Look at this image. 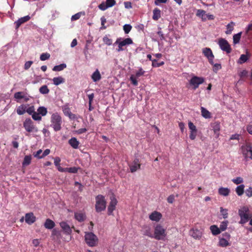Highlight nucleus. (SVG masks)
I'll list each match as a JSON object with an SVG mask.
<instances>
[{
	"label": "nucleus",
	"mask_w": 252,
	"mask_h": 252,
	"mask_svg": "<svg viewBox=\"0 0 252 252\" xmlns=\"http://www.w3.org/2000/svg\"><path fill=\"white\" fill-rule=\"evenodd\" d=\"M103 42L107 45H111L112 44V40L105 36L103 38Z\"/></svg>",
	"instance_id": "nucleus-49"
},
{
	"label": "nucleus",
	"mask_w": 252,
	"mask_h": 252,
	"mask_svg": "<svg viewBox=\"0 0 252 252\" xmlns=\"http://www.w3.org/2000/svg\"><path fill=\"white\" fill-rule=\"evenodd\" d=\"M219 193L222 196H228L230 193V189L227 188L221 187L219 189Z\"/></svg>",
	"instance_id": "nucleus-25"
},
{
	"label": "nucleus",
	"mask_w": 252,
	"mask_h": 252,
	"mask_svg": "<svg viewBox=\"0 0 252 252\" xmlns=\"http://www.w3.org/2000/svg\"><path fill=\"white\" fill-rule=\"evenodd\" d=\"M166 235L165 229L160 224L157 225L155 228L153 238L158 240H164Z\"/></svg>",
	"instance_id": "nucleus-4"
},
{
	"label": "nucleus",
	"mask_w": 252,
	"mask_h": 252,
	"mask_svg": "<svg viewBox=\"0 0 252 252\" xmlns=\"http://www.w3.org/2000/svg\"><path fill=\"white\" fill-rule=\"evenodd\" d=\"M31 161V157L30 156H26L24 158L22 164L23 166H27L30 164Z\"/></svg>",
	"instance_id": "nucleus-41"
},
{
	"label": "nucleus",
	"mask_w": 252,
	"mask_h": 252,
	"mask_svg": "<svg viewBox=\"0 0 252 252\" xmlns=\"http://www.w3.org/2000/svg\"><path fill=\"white\" fill-rule=\"evenodd\" d=\"M62 123V117L58 113H55L52 115L50 126L55 131H58L61 129Z\"/></svg>",
	"instance_id": "nucleus-1"
},
{
	"label": "nucleus",
	"mask_w": 252,
	"mask_h": 252,
	"mask_svg": "<svg viewBox=\"0 0 252 252\" xmlns=\"http://www.w3.org/2000/svg\"><path fill=\"white\" fill-rule=\"evenodd\" d=\"M35 112L34 106H31L26 109V112L31 115H32Z\"/></svg>",
	"instance_id": "nucleus-54"
},
{
	"label": "nucleus",
	"mask_w": 252,
	"mask_h": 252,
	"mask_svg": "<svg viewBox=\"0 0 252 252\" xmlns=\"http://www.w3.org/2000/svg\"><path fill=\"white\" fill-rule=\"evenodd\" d=\"M220 212L221 215L224 219H226L228 217V210L226 209H223L222 207L220 208Z\"/></svg>",
	"instance_id": "nucleus-43"
},
{
	"label": "nucleus",
	"mask_w": 252,
	"mask_h": 252,
	"mask_svg": "<svg viewBox=\"0 0 252 252\" xmlns=\"http://www.w3.org/2000/svg\"><path fill=\"white\" fill-rule=\"evenodd\" d=\"M39 92L43 94H46L49 93V89L46 85H43L39 88Z\"/></svg>",
	"instance_id": "nucleus-39"
},
{
	"label": "nucleus",
	"mask_w": 252,
	"mask_h": 252,
	"mask_svg": "<svg viewBox=\"0 0 252 252\" xmlns=\"http://www.w3.org/2000/svg\"><path fill=\"white\" fill-rule=\"evenodd\" d=\"M98 8L102 10V11H104L106 9H107L108 8H109L107 5V3L106 2L104 3V2H102L101 3H100L99 5H98Z\"/></svg>",
	"instance_id": "nucleus-55"
},
{
	"label": "nucleus",
	"mask_w": 252,
	"mask_h": 252,
	"mask_svg": "<svg viewBox=\"0 0 252 252\" xmlns=\"http://www.w3.org/2000/svg\"><path fill=\"white\" fill-rule=\"evenodd\" d=\"M85 239L86 243L91 247L95 246L97 241V237L92 232L86 233Z\"/></svg>",
	"instance_id": "nucleus-6"
},
{
	"label": "nucleus",
	"mask_w": 252,
	"mask_h": 252,
	"mask_svg": "<svg viewBox=\"0 0 252 252\" xmlns=\"http://www.w3.org/2000/svg\"><path fill=\"white\" fill-rule=\"evenodd\" d=\"M53 84L56 86H58L61 84L65 82V79L62 76H58L54 77L52 79Z\"/></svg>",
	"instance_id": "nucleus-23"
},
{
	"label": "nucleus",
	"mask_w": 252,
	"mask_h": 252,
	"mask_svg": "<svg viewBox=\"0 0 252 252\" xmlns=\"http://www.w3.org/2000/svg\"><path fill=\"white\" fill-rule=\"evenodd\" d=\"M161 17V11L158 8H155L153 10V19L154 20H158Z\"/></svg>",
	"instance_id": "nucleus-27"
},
{
	"label": "nucleus",
	"mask_w": 252,
	"mask_h": 252,
	"mask_svg": "<svg viewBox=\"0 0 252 252\" xmlns=\"http://www.w3.org/2000/svg\"><path fill=\"white\" fill-rule=\"evenodd\" d=\"M152 66L153 67H159L164 64L163 62H161V63H158L157 60L154 59V60H152Z\"/></svg>",
	"instance_id": "nucleus-50"
},
{
	"label": "nucleus",
	"mask_w": 252,
	"mask_h": 252,
	"mask_svg": "<svg viewBox=\"0 0 252 252\" xmlns=\"http://www.w3.org/2000/svg\"><path fill=\"white\" fill-rule=\"evenodd\" d=\"M242 35V32L235 34L233 36V42L234 44L238 43L240 41Z\"/></svg>",
	"instance_id": "nucleus-37"
},
{
	"label": "nucleus",
	"mask_w": 252,
	"mask_h": 252,
	"mask_svg": "<svg viewBox=\"0 0 252 252\" xmlns=\"http://www.w3.org/2000/svg\"><path fill=\"white\" fill-rule=\"evenodd\" d=\"M201 112L202 116L204 118L208 119L211 117V114L209 111L203 107H201Z\"/></svg>",
	"instance_id": "nucleus-31"
},
{
	"label": "nucleus",
	"mask_w": 252,
	"mask_h": 252,
	"mask_svg": "<svg viewBox=\"0 0 252 252\" xmlns=\"http://www.w3.org/2000/svg\"><path fill=\"white\" fill-rule=\"evenodd\" d=\"M232 181L235 184L238 185L243 182V179L241 177H238L232 180Z\"/></svg>",
	"instance_id": "nucleus-45"
},
{
	"label": "nucleus",
	"mask_w": 252,
	"mask_h": 252,
	"mask_svg": "<svg viewBox=\"0 0 252 252\" xmlns=\"http://www.w3.org/2000/svg\"><path fill=\"white\" fill-rule=\"evenodd\" d=\"M190 131H197L196 126L190 121L188 123Z\"/></svg>",
	"instance_id": "nucleus-51"
},
{
	"label": "nucleus",
	"mask_w": 252,
	"mask_h": 252,
	"mask_svg": "<svg viewBox=\"0 0 252 252\" xmlns=\"http://www.w3.org/2000/svg\"><path fill=\"white\" fill-rule=\"evenodd\" d=\"M80 16H81L80 13H77L72 15L71 19L72 21L77 20L80 18Z\"/></svg>",
	"instance_id": "nucleus-63"
},
{
	"label": "nucleus",
	"mask_w": 252,
	"mask_h": 252,
	"mask_svg": "<svg viewBox=\"0 0 252 252\" xmlns=\"http://www.w3.org/2000/svg\"><path fill=\"white\" fill-rule=\"evenodd\" d=\"M220 48L223 51H225L227 53H229L231 51L230 45L227 41L223 38H221L219 40L218 43Z\"/></svg>",
	"instance_id": "nucleus-9"
},
{
	"label": "nucleus",
	"mask_w": 252,
	"mask_h": 252,
	"mask_svg": "<svg viewBox=\"0 0 252 252\" xmlns=\"http://www.w3.org/2000/svg\"><path fill=\"white\" fill-rule=\"evenodd\" d=\"M211 127L218 137L219 135V131L220 130V123L218 122H215L211 124Z\"/></svg>",
	"instance_id": "nucleus-20"
},
{
	"label": "nucleus",
	"mask_w": 252,
	"mask_h": 252,
	"mask_svg": "<svg viewBox=\"0 0 252 252\" xmlns=\"http://www.w3.org/2000/svg\"><path fill=\"white\" fill-rule=\"evenodd\" d=\"M23 126L27 132H37V127L34 125L32 121L30 119H26L23 123Z\"/></svg>",
	"instance_id": "nucleus-5"
},
{
	"label": "nucleus",
	"mask_w": 252,
	"mask_h": 252,
	"mask_svg": "<svg viewBox=\"0 0 252 252\" xmlns=\"http://www.w3.org/2000/svg\"><path fill=\"white\" fill-rule=\"evenodd\" d=\"M247 130L249 133L252 135V121L247 126Z\"/></svg>",
	"instance_id": "nucleus-64"
},
{
	"label": "nucleus",
	"mask_w": 252,
	"mask_h": 252,
	"mask_svg": "<svg viewBox=\"0 0 252 252\" xmlns=\"http://www.w3.org/2000/svg\"><path fill=\"white\" fill-rule=\"evenodd\" d=\"M130 80L131 81L132 84L134 86L138 85V82L136 80L135 77L133 75H131L130 77Z\"/></svg>",
	"instance_id": "nucleus-61"
},
{
	"label": "nucleus",
	"mask_w": 252,
	"mask_h": 252,
	"mask_svg": "<svg viewBox=\"0 0 252 252\" xmlns=\"http://www.w3.org/2000/svg\"><path fill=\"white\" fill-rule=\"evenodd\" d=\"M32 63H33L32 61H28V62H26L25 63V65H24L25 69H26V70L28 69L31 67V66L32 65Z\"/></svg>",
	"instance_id": "nucleus-62"
},
{
	"label": "nucleus",
	"mask_w": 252,
	"mask_h": 252,
	"mask_svg": "<svg viewBox=\"0 0 252 252\" xmlns=\"http://www.w3.org/2000/svg\"><path fill=\"white\" fill-rule=\"evenodd\" d=\"M24 93L22 92H18L15 93L14 97L15 99H19L25 97V95L23 94Z\"/></svg>",
	"instance_id": "nucleus-42"
},
{
	"label": "nucleus",
	"mask_w": 252,
	"mask_h": 252,
	"mask_svg": "<svg viewBox=\"0 0 252 252\" xmlns=\"http://www.w3.org/2000/svg\"><path fill=\"white\" fill-rule=\"evenodd\" d=\"M197 131H190L189 138L191 140H194L197 135Z\"/></svg>",
	"instance_id": "nucleus-59"
},
{
	"label": "nucleus",
	"mask_w": 252,
	"mask_h": 252,
	"mask_svg": "<svg viewBox=\"0 0 252 252\" xmlns=\"http://www.w3.org/2000/svg\"><path fill=\"white\" fill-rule=\"evenodd\" d=\"M228 221L227 220L223 221L221 222L219 228L220 231H223L227 228Z\"/></svg>",
	"instance_id": "nucleus-40"
},
{
	"label": "nucleus",
	"mask_w": 252,
	"mask_h": 252,
	"mask_svg": "<svg viewBox=\"0 0 252 252\" xmlns=\"http://www.w3.org/2000/svg\"><path fill=\"white\" fill-rule=\"evenodd\" d=\"M50 57V55L48 53H42L40 57V59L41 61H45L49 59Z\"/></svg>",
	"instance_id": "nucleus-46"
},
{
	"label": "nucleus",
	"mask_w": 252,
	"mask_h": 252,
	"mask_svg": "<svg viewBox=\"0 0 252 252\" xmlns=\"http://www.w3.org/2000/svg\"><path fill=\"white\" fill-rule=\"evenodd\" d=\"M144 73H145V71L143 70V69L142 68H140L139 69V70L136 73L135 77L137 78H138V77L142 76Z\"/></svg>",
	"instance_id": "nucleus-57"
},
{
	"label": "nucleus",
	"mask_w": 252,
	"mask_h": 252,
	"mask_svg": "<svg viewBox=\"0 0 252 252\" xmlns=\"http://www.w3.org/2000/svg\"><path fill=\"white\" fill-rule=\"evenodd\" d=\"M30 19V17L28 15L19 19L17 21L15 22L16 29H18L22 24L28 21Z\"/></svg>",
	"instance_id": "nucleus-18"
},
{
	"label": "nucleus",
	"mask_w": 252,
	"mask_h": 252,
	"mask_svg": "<svg viewBox=\"0 0 252 252\" xmlns=\"http://www.w3.org/2000/svg\"><path fill=\"white\" fill-rule=\"evenodd\" d=\"M110 200L111 201L108 207V214L109 215H112V213L115 209L116 206L117 204V200L113 195L110 197Z\"/></svg>",
	"instance_id": "nucleus-11"
},
{
	"label": "nucleus",
	"mask_w": 252,
	"mask_h": 252,
	"mask_svg": "<svg viewBox=\"0 0 252 252\" xmlns=\"http://www.w3.org/2000/svg\"><path fill=\"white\" fill-rule=\"evenodd\" d=\"M141 231L144 235L147 236L150 238H153V231L152 228L149 225H144L142 228Z\"/></svg>",
	"instance_id": "nucleus-13"
},
{
	"label": "nucleus",
	"mask_w": 252,
	"mask_h": 252,
	"mask_svg": "<svg viewBox=\"0 0 252 252\" xmlns=\"http://www.w3.org/2000/svg\"><path fill=\"white\" fill-rule=\"evenodd\" d=\"M213 70L215 72H217L218 70L221 69V66L220 63H213Z\"/></svg>",
	"instance_id": "nucleus-56"
},
{
	"label": "nucleus",
	"mask_w": 252,
	"mask_h": 252,
	"mask_svg": "<svg viewBox=\"0 0 252 252\" xmlns=\"http://www.w3.org/2000/svg\"><path fill=\"white\" fill-rule=\"evenodd\" d=\"M36 218L32 213H27L25 215V221L29 224L33 223Z\"/></svg>",
	"instance_id": "nucleus-17"
},
{
	"label": "nucleus",
	"mask_w": 252,
	"mask_h": 252,
	"mask_svg": "<svg viewBox=\"0 0 252 252\" xmlns=\"http://www.w3.org/2000/svg\"><path fill=\"white\" fill-rule=\"evenodd\" d=\"M204 82V79L203 77L194 76L190 79L189 84L191 86H193V89L195 90Z\"/></svg>",
	"instance_id": "nucleus-8"
},
{
	"label": "nucleus",
	"mask_w": 252,
	"mask_h": 252,
	"mask_svg": "<svg viewBox=\"0 0 252 252\" xmlns=\"http://www.w3.org/2000/svg\"><path fill=\"white\" fill-rule=\"evenodd\" d=\"M16 112L19 115H23L26 112V107L24 105H21L17 108Z\"/></svg>",
	"instance_id": "nucleus-35"
},
{
	"label": "nucleus",
	"mask_w": 252,
	"mask_h": 252,
	"mask_svg": "<svg viewBox=\"0 0 252 252\" xmlns=\"http://www.w3.org/2000/svg\"><path fill=\"white\" fill-rule=\"evenodd\" d=\"M235 24L233 22L228 24L226 26L227 30L225 31V33L227 34H230L231 33L232 31L234 29V26Z\"/></svg>",
	"instance_id": "nucleus-34"
},
{
	"label": "nucleus",
	"mask_w": 252,
	"mask_h": 252,
	"mask_svg": "<svg viewBox=\"0 0 252 252\" xmlns=\"http://www.w3.org/2000/svg\"><path fill=\"white\" fill-rule=\"evenodd\" d=\"M37 113L42 116H45L47 113V108L44 106H40L37 109Z\"/></svg>",
	"instance_id": "nucleus-36"
},
{
	"label": "nucleus",
	"mask_w": 252,
	"mask_h": 252,
	"mask_svg": "<svg viewBox=\"0 0 252 252\" xmlns=\"http://www.w3.org/2000/svg\"><path fill=\"white\" fill-rule=\"evenodd\" d=\"M55 225V222L49 219H47L44 223L45 227L49 229H51L53 228Z\"/></svg>",
	"instance_id": "nucleus-26"
},
{
	"label": "nucleus",
	"mask_w": 252,
	"mask_h": 252,
	"mask_svg": "<svg viewBox=\"0 0 252 252\" xmlns=\"http://www.w3.org/2000/svg\"><path fill=\"white\" fill-rule=\"evenodd\" d=\"M129 166L131 172L133 173L136 172L137 170L139 169L141 167L139 159L135 158L133 162L129 165Z\"/></svg>",
	"instance_id": "nucleus-12"
},
{
	"label": "nucleus",
	"mask_w": 252,
	"mask_h": 252,
	"mask_svg": "<svg viewBox=\"0 0 252 252\" xmlns=\"http://www.w3.org/2000/svg\"><path fill=\"white\" fill-rule=\"evenodd\" d=\"M74 217L75 219L79 222L84 221L86 218L85 214L83 213H75Z\"/></svg>",
	"instance_id": "nucleus-24"
},
{
	"label": "nucleus",
	"mask_w": 252,
	"mask_h": 252,
	"mask_svg": "<svg viewBox=\"0 0 252 252\" xmlns=\"http://www.w3.org/2000/svg\"><path fill=\"white\" fill-rule=\"evenodd\" d=\"M189 235L195 239H200L202 236V232L196 228H192L189 231Z\"/></svg>",
	"instance_id": "nucleus-14"
},
{
	"label": "nucleus",
	"mask_w": 252,
	"mask_h": 252,
	"mask_svg": "<svg viewBox=\"0 0 252 252\" xmlns=\"http://www.w3.org/2000/svg\"><path fill=\"white\" fill-rule=\"evenodd\" d=\"M202 53L204 56L208 59L209 63L211 64H213L214 56L211 49L207 47L204 48L202 49Z\"/></svg>",
	"instance_id": "nucleus-10"
},
{
	"label": "nucleus",
	"mask_w": 252,
	"mask_h": 252,
	"mask_svg": "<svg viewBox=\"0 0 252 252\" xmlns=\"http://www.w3.org/2000/svg\"><path fill=\"white\" fill-rule=\"evenodd\" d=\"M238 215L241 219L239 221L241 224H245L252 218V215L250 214L249 209L247 206L241 207L238 210Z\"/></svg>",
	"instance_id": "nucleus-2"
},
{
	"label": "nucleus",
	"mask_w": 252,
	"mask_h": 252,
	"mask_svg": "<svg viewBox=\"0 0 252 252\" xmlns=\"http://www.w3.org/2000/svg\"><path fill=\"white\" fill-rule=\"evenodd\" d=\"M101 27L100 30H105L107 28V26H105V24L106 22V19L104 17H102L100 18Z\"/></svg>",
	"instance_id": "nucleus-48"
},
{
	"label": "nucleus",
	"mask_w": 252,
	"mask_h": 252,
	"mask_svg": "<svg viewBox=\"0 0 252 252\" xmlns=\"http://www.w3.org/2000/svg\"><path fill=\"white\" fill-rule=\"evenodd\" d=\"M91 78L94 82H96L99 81L101 78V74L98 69H96L92 75Z\"/></svg>",
	"instance_id": "nucleus-22"
},
{
	"label": "nucleus",
	"mask_w": 252,
	"mask_h": 252,
	"mask_svg": "<svg viewBox=\"0 0 252 252\" xmlns=\"http://www.w3.org/2000/svg\"><path fill=\"white\" fill-rule=\"evenodd\" d=\"M32 118L35 121H41L42 117L40 115L36 112H35L32 115Z\"/></svg>",
	"instance_id": "nucleus-47"
},
{
	"label": "nucleus",
	"mask_w": 252,
	"mask_h": 252,
	"mask_svg": "<svg viewBox=\"0 0 252 252\" xmlns=\"http://www.w3.org/2000/svg\"><path fill=\"white\" fill-rule=\"evenodd\" d=\"M162 215L161 213L157 211H154L149 216V219L152 220L156 222L158 221L161 218Z\"/></svg>",
	"instance_id": "nucleus-16"
},
{
	"label": "nucleus",
	"mask_w": 252,
	"mask_h": 252,
	"mask_svg": "<svg viewBox=\"0 0 252 252\" xmlns=\"http://www.w3.org/2000/svg\"><path fill=\"white\" fill-rule=\"evenodd\" d=\"M248 60V57H247V56L245 54H242L241 55L237 63L239 64H242V63L246 62Z\"/></svg>",
	"instance_id": "nucleus-38"
},
{
	"label": "nucleus",
	"mask_w": 252,
	"mask_h": 252,
	"mask_svg": "<svg viewBox=\"0 0 252 252\" xmlns=\"http://www.w3.org/2000/svg\"><path fill=\"white\" fill-rule=\"evenodd\" d=\"M242 148L243 154L245 157L252 159V144L251 143H247Z\"/></svg>",
	"instance_id": "nucleus-7"
},
{
	"label": "nucleus",
	"mask_w": 252,
	"mask_h": 252,
	"mask_svg": "<svg viewBox=\"0 0 252 252\" xmlns=\"http://www.w3.org/2000/svg\"><path fill=\"white\" fill-rule=\"evenodd\" d=\"M63 111L64 114L66 116H68V115H69L71 113L70 109L66 106H64L63 108Z\"/></svg>",
	"instance_id": "nucleus-53"
},
{
	"label": "nucleus",
	"mask_w": 252,
	"mask_h": 252,
	"mask_svg": "<svg viewBox=\"0 0 252 252\" xmlns=\"http://www.w3.org/2000/svg\"><path fill=\"white\" fill-rule=\"evenodd\" d=\"M210 229L213 235H217L221 232L220 229L216 225H211Z\"/></svg>",
	"instance_id": "nucleus-29"
},
{
	"label": "nucleus",
	"mask_w": 252,
	"mask_h": 252,
	"mask_svg": "<svg viewBox=\"0 0 252 252\" xmlns=\"http://www.w3.org/2000/svg\"><path fill=\"white\" fill-rule=\"evenodd\" d=\"M196 15L197 16L200 17L203 21L207 20L206 12L202 9H198Z\"/></svg>",
	"instance_id": "nucleus-28"
},
{
	"label": "nucleus",
	"mask_w": 252,
	"mask_h": 252,
	"mask_svg": "<svg viewBox=\"0 0 252 252\" xmlns=\"http://www.w3.org/2000/svg\"><path fill=\"white\" fill-rule=\"evenodd\" d=\"M228 240L224 239V238H220L219 239V245L222 247H225L229 246L230 244L228 242Z\"/></svg>",
	"instance_id": "nucleus-33"
},
{
	"label": "nucleus",
	"mask_w": 252,
	"mask_h": 252,
	"mask_svg": "<svg viewBox=\"0 0 252 252\" xmlns=\"http://www.w3.org/2000/svg\"><path fill=\"white\" fill-rule=\"evenodd\" d=\"M245 186L243 184H241L236 188V192L238 196H241L244 192Z\"/></svg>",
	"instance_id": "nucleus-32"
},
{
	"label": "nucleus",
	"mask_w": 252,
	"mask_h": 252,
	"mask_svg": "<svg viewBox=\"0 0 252 252\" xmlns=\"http://www.w3.org/2000/svg\"><path fill=\"white\" fill-rule=\"evenodd\" d=\"M66 67V64L64 63H61L54 66L52 70L54 71H61Z\"/></svg>",
	"instance_id": "nucleus-30"
},
{
	"label": "nucleus",
	"mask_w": 252,
	"mask_h": 252,
	"mask_svg": "<svg viewBox=\"0 0 252 252\" xmlns=\"http://www.w3.org/2000/svg\"><path fill=\"white\" fill-rule=\"evenodd\" d=\"M115 43H120L121 46H125L126 45H129L132 44L133 43L132 40L130 38H126L123 40H121V38H117L116 41H115Z\"/></svg>",
	"instance_id": "nucleus-15"
},
{
	"label": "nucleus",
	"mask_w": 252,
	"mask_h": 252,
	"mask_svg": "<svg viewBox=\"0 0 252 252\" xmlns=\"http://www.w3.org/2000/svg\"><path fill=\"white\" fill-rule=\"evenodd\" d=\"M60 226L64 232L67 234H71L72 231L69 225L65 222L63 221L60 223Z\"/></svg>",
	"instance_id": "nucleus-19"
},
{
	"label": "nucleus",
	"mask_w": 252,
	"mask_h": 252,
	"mask_svg": "<svg viewBox=\"0 0 252 252\" xmlns=\"http://www.w3.org/2000/svg\"><path fill=\"white\" fill-rule=\"evenodd\" d=\"M106 2L108 7H111L116 4L115 0H106Z\"/></svg>",
	"instance_id": "nucleus-58"
},
{
	"label": "nucleus",
	"mask_w": 252,
	"mask_h": 252,
	"mask_svg": "<svg viewBox=\"0 0 252 252\" xmlns=\"http://www.w3.org/2000/svg\"><path fill=\"white\" fill-rule=\"evenodd\" d=\"M96 203L95 208L97 212H100L106 209V201L104 196L102 195H98L95 197Z\"/></svg>",
	"instance_id": "nucleus-3"
},
{
	"label": "nucleus",
	"mask_w": 252,
	"mask_h": 252,
	"mask_svg": "<svg viewBox=\"0 0 252 252\" xmlns=\"http://www.w3.org/2000/svg\"><path fill=\"white\" fill-rule=\"evenodd\" d=\"M79 169L80 168L76 167H68V172L71 173H76L78 172Z\"/></svg>",
	"instance_id": "nucleus-52"
},
{
	"label": "nucleus",
	"mask_w": 252,
	"mask_h": 252,
	"mask_svg": "<svg viewBox=\"0 0 252 252\" xmlns=\"http://www.w3.org/2000/svg\"><path fill=\"white\" fill-rule=\"evenodd\" d=\"M246 194L249 197L252 196V187H249L246 189Z\"/></svg>",
	"instance_id": "nucleus-60"
},
{
	"label": "nucleus",
	"mask_w": 252,
	"mask_h": 252,
	"mask_svg": "<svg viewBox=\"0 0 252 252\" xmlns=\"http://www.w3.org/2000/svg\"><path fill=\"white\" fill-rule=\"evenodd\" d=\"M69 145L74 149H77L79 145V142L75 137H72L68 141Z\"/></svg>",
	"instance_id": "nucleus-21"
},
{
	"label": "nucleus",
	"mask_w": 252,
	"mask_h": 252,
	"mask_svg": "<svg viewBox=\"0 0 252 252\" xmlns=\"http://www.w3.org/2000/svg\"><path fill=\"white\" fill-rule=\"evenodd\" d=\"M132 29V26L129 24H125L123 26V30L125 32V33H128Z\"/></svg>",
	"instance_id": "nucleus-44"
}]
</instances>
